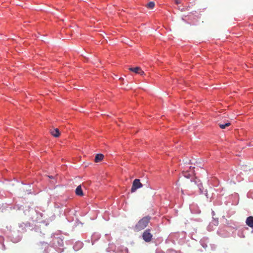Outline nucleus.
<instances>
[{
    "mask_svg": "<svg viewBox=\"0 0 253 253\" xmlns=\"http://www.w3.org/2000/svg\"><path fill=\"white\" fill-rule=\"evenodd\" d=\"M150 231V229H146L142 234V238L146 242H149L152 240L153 235L151 233Z\"/></svg>",
    "mask_w": 253,
    "mask_h": 253,
    "instance_id": "f03ea898",
    "label": "nucleus"
},
{
    "mask_svg": "<svg viewBox=\"0 0 253 253\" xmlns=\"http://www.w3.org/2000/svg\"><path fill=\"white\" fill-rule=\"evenodd\" d=\"M230 125H231L230 123H229L228 122L226 123L225 124H219V127L221 129H224L226 128V127L229 126H230Z\"/></svg>",
    "mask_w": 253,
    "mask_h": 253,
    "instance_id": "1a4fd4ad",
    "label": "nucleus"
},
{
    "mask_svg": "<svg viewBox=\"0 0 253 253\" xmlns=\"http://www.w3.org/2000/svg\"><path fill=\"white\" fill-rule=\"evenodd\" d=\"M174 1H175V3L177 4H178L180 3V2H181L180 0H174Z\"/></svg>",
    "mask_w": 253,
    "mask_h": 253,
    "instance_id": "ddd939ff",
    "label": "nucleus"
},
{
    "mask_svg": "<svg viewBox=\"0 0 253 253\" xmlns=\"http://www.w3.org/2000/svg\"><path fill=\"white\" fill-rule=\"evenodd\" d=\"M151 218L150 216H146L140 219L135 225L134 230L138 232L144 229L150 222Z\"/></svg>",
    "mask_w": 253,
    "mask_h": 253,
    "instance_id": "f257e3e1",
    "label": "nucleus"
},
{
    "mask_svg": "<svg viewBox=\"0 0 253 253\" xmlns=\"http://www.w3.org/2000/svg\"><path fill=\"white\" fill-rule=\"evenodd\" d=\"M76 193L78 196H83L84 194L81 185L78 186L76 189Z\"/></svg>",
    "mask_w": 253,
    "mask_h": 253,
    "instance_id": "0eeeda50",
    "label": "nucleus"
},
{
    "mask_svg": "<svg viewBox=\"0 0 253 253\" xmlns=\"http://www.w3.org/2000/svg\"><path fill=\"white\" fill-rule=\"evenodd\" d=\"M183 174L184 176L187 178H189L191 176V174L186 172H183Z\"/></svg>",
    "mask_w": 253,
    "mask_h": 253,
    "instance_id": "9b49d317",
    "label": "nucleus"
},
{
    "mask_svg": "<svg viewBox=\"0 0 253 253\" xmlns=\"http://www.w3.org/2000/svg\"><path fill=\"white\" fill-rule=\"evenodd\" d=\"M246 223L248 226L253 228V216H250L248 217L246 220Z\"/></svg>",
    "mask_w": 253,
    "mask_h": 253,
    "instance_id": "39448f33",
    "label": "nucleus"
},
{
    "mask_svg": "<svg viewBox=\"0 0 253 253\" xmlns=\"http://www.w3.org/2000/svg\"><path fill=\"white\" fill-rule=\"evenodd\" d=\"M129 70L135 73L138 74L139 71L140 70V68L138 67L135 68H129Z\"/></svg>",
    "mask_w": 253,
    "mask_h": 253,
    "instance_id": "6e6552de",
    "label": "nucleus"
},
{
    "mask_svg": "<svg viewBox=\"0 0 253 253\" xmlns=\"http://www.w3.org/2000/svg\"><path fill=\"white\" fill-rule=\"evenodd\" d=\"M50 133L55 137H58L60 135V132L58 128H53L50 130Z\"/></svg>",
    "mask_w": 253,
    "mask_h": 253,
    "instance_id": "20e7f679",
    "label": "nucleus"
},
{
    "mask_svg": "<svg viewBox=\"0 0 253 253\" xmlns=\"http://www.w3.org/2000/svg\"><path fill=\"white\" fill-rule=\"evenodd\" d=\"M144 74V72L140 68V70L139 71L138 74H140L141 75H143Z\"/></svg>",
    "mask_w": 253,
    "mask_h": 253,
    "instance_id": "f8f14e48",
    "label": "nucleus"
},
{
    "mask_svg": "<svg viewBox=\"0 0 253 253\" xmlns=\"http://www.w3.org/2000/svg\"><path fill=\"white\" fill-rule=\"evenodd\" d=\"M104 158V155L102 154H97L96 155L94 161L95 163H98L101 161Z\"/></svg>",
    "mask_w": 253,
    "mask_h": 253,
    "instance_id": "423d86ee",
    "label": "nucleus"
},
{
    "mask_svg": "<svg viewBox=\"0 0 253 253\" xmlns=\"http://www.w3.org/2000/svg\"><path fill=\"white\" fill-rule=\"evenodd\" d=\"M186 9H187V8H182V9H181L180 10H181V11H184L186 10Z\"/></svg>",
    "mask_w": 253,
    "mask_h": 253,
    "instance_id": "4468645a",
    "label": "nucleus"
},
{
    "mask_svg": "<svg viewBox=\"0 0 253 253\" xmlns=\"http://www.w3.org/2000/svg\"><path fill=\"white\" fill-rule=\"evenodd\" d=\"M155 6V3L153 1H151V2H149L147 4V7L148 8H149L150 9H152L154 8Z\"/></svg>",
    "mask_w": 253,
    "mask_h": 253,
    "instance_id": "9d476101",
    "label": "nucleus"
},
{
    "mask_svg": "<svg viewBox=\"0 0 253 253\" xmlns=\"http://www.w3.org/2000/svg\"><path fill=\"white\" fill-rule=\"evenodd\" d=\"M142 186L143 185L140 182V180L138 179H135L132 183L131 192L132 193L134 192L137 189L141 188Z\"/></svg>",
    "mask_w": 253,
    "mask_h": 253,
    "instance_id": "7ed1b4c3",
    "label": "nucleus"
}]
</instances>
